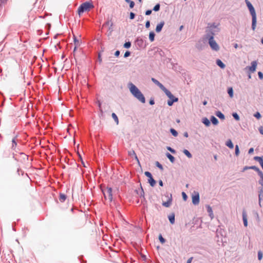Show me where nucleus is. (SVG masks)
<instances>
[{"mask_svg":"<svg viewBox=\"0 0 263 263\" xmlns=\"http://www.w3.org/2000/svg\"><path fill=\"white\" fill-rule=\"evenodd\" d=\"M128 88L132 95L142 103H145V98L141 91L133 83L130 82L128 84Z\"/></svg>","mask_w":263,"mask_h":263,"instance_id":"obj_1","label":"nucleus"},{"mask_svg":"<svg viewBox=\"0 0 263 263\" xmlns=\"http://www.w3.org/2000/svg\"><path fill=\"white\" fill-rule=\"evenodd\" d=\"M248 7V9L250 11V12L252 17V28L253 30H255L256 26V15L255 9L254 8L253 5L251 4V3L248 0L245 1Z\"/></svg>","mask_w":263,"mask_h":263,"instance_id":"obj_2","label":"nucleus"},{"mask_svg":"<svg viewBox=\"0 0 263 263\" xmlns=\"http://www.w3.org/2000/svg\"><path fill=\"white\" fill-rule=\"evenodd\" d=\"M94 7L91 1L86 2L82 4L78 9V13L81 15L84 12L89 11L91 9Z\"/></svg>","mask_w":263,"mask_h":263,"instance_id":"obj_3","label":"nucleus"},{"mask_svg":"<svg viewBox=\"0 0 263 263\" xmlns=\"http://www.w3.org/2000/svg\"><path fill=\"white\" fill-rule=\"evenodd\" d=\"M165 94L166 95V96L169 98V99L167 100V105L169 106H171L173 105V104L175 102H177L179 100L178 98L175 97L171 92L168 90L167 89H166L163 91Z\"/></svg>","mask_w":263,"mask_h":263,"instance_id":"obj_4","label":"nucleus"},{"mask_svg":"<svg viewBox=\"0 0 263 263\" xmlns=\"http://www.w3.org/2000/svg\"><path fill=\"white\" fill-rule=\"evenodd\" d=\"M213 33H212L211 35L207 34L206 38L209 40V44L211 47V48L215 51H218L219 49V47L216 42L214 40Z\"/></svg>","mask_w":263,"mask_h":263,"instance_id":"obj_5","label":"nucleus"},{"mask_svg":"<svg viewBox=\"0 0 263 263\" xmlns=\"http://www.w3.org/2000/svg\"><path fill=\"white\" fill-rule=\"evenodd\" d=\"M164 197L167 198V200L166 201H163L162 204L165 207L168 208L171 206L172 203V194L166 193L164 195Z\"/></svg>","mask_w":263,"mask_h":263,"instance_id":"obj_6","label":"nucleus"},{"mask_svg":"<svg viewBox=\"0 0 263 263\" xmlns=\"http://www.w3.org/2000/svg\"><path fill=\"white\" fill-rule=\"evenodd\" d=\"M135 192L138 195V196L141 198V202L142 203L144 201H146L145 198L144 197V192L142 187L141 184H140V188L138 190H136Z\"/></svg>","mask_w":263,"mask_h":263,"instance_id":"obj_7","label":"nucleus"},{"mask_svg":"<svg viewBox=\"0 0 263 263\" xmlns=\"http://www.w3.org/2000/svg\"><path fill=\"white\" fill-rule=\"evenodd\" d=\"M103 194L105 198H106L107 196L110 201H111L112 200V188L110 187H107L106 190L104 191H103Z\"/></svg>","mask_w":263,"mask_h":263,"instance_id":"obj_8","label":"nucleus"},{"mask_svg":"<svg viewBox=\"0 0 263 263\" xmlns=\"http://www.w3.org/2000/svg\"><path fill=\"white\" fill-rule=\"evenodd\" d=\"M200 201V197L198 193H195V194L192 196V203L194 205H197L199 204Z\"/></svg>","mask_w":263,"mask_h":263,"instance_id":"obj_9","label":"nucleus"},{"mask_svg":"<svg viewBox=\"0 0 263 263\" xmlns=\"http://www.w3.org/2000/svg\"><path fill=\"white\" fill-rule=\"evenodd\" d=\"M152 81L157 86H158L163 91H164L166 88L163 86L162 84L159 82L156 79L152 78Z\"/></svg>","mask_w":263,"mask_h":263,"instance_id":"obj_10","label":"nucleus"},{"mask_svg":"<svg viewBox=\"0 0 263 263\" xmlns=\"http://www.w3.org/2000/svg\"><path fill=\"white\" fill-rule=\"evenodd\" d=\"M258 193L259 205L261 207V201L263 198V187L258 188Z\"/></svg>","mask_w":263,"mask_h":263,"instance_id":"obj_11","label":"nucleus"},{"mask_svg":"<svg viewBox=\"0 0 263 263\" xmlns=\"http://www.w3.org/2000/svg\"><path fill=\"white\" fill-rule=\"evenodd\" d=\"M242 216L244 226L247 227L248 226L247 215L246 212L245 210H243L242 211Z\"/></svg>","mask_w":263,"mask_h":263,"instance_id":"obj_12","label":"nucleus"},{"mask_svg":"<svg viewBox=\"0 0 263 263\" xmlns=\"http://www.w3.org/2000/svg\"><path fill=\"white\" fill-rule=\"evenodd\" d=\"M206 208L209 216L210 217L211 219H212L214 218V214L212 208L209 205H206Z\"/></svg>","mask_w":263,"mask_h":263,"instance_id":"obj_13","label":"nucleus"},{"mask_svg":"<svg viewBox=\"0 0 263 263\" xmlns=\"http://www.w3.org/2000/svg\"><path fill=\"white\" fill-rule=\"evenodd\" d=\"M164 25V22H161L160 23L158 24L156 28V31L157 32H160L161 31L162 28L163 27Z\"/></svg>","mask_w":263,"mask_h":263,"instance_id":"obj_14","label":"nucleus"},{"mask_svg":"<svg viewBox=\"0 0 263 263\" xmlns=\"http://www.w3.org/2000/svg\"><path fill=\"white\" fill-rule=\"evenodd\" d=\"M17 143L15 141V138H13L12 140V146L11 148L15 151L16 152H18V148H16Z\"/></svg>","mask_w":263,"mask_h":263,"instance_id":"obj_15","label":"nucleus"},{"mask_svg":"<svg viewBox=\"0 0 263 263\" xmlns=\"http://www.w3.org/2000/svg\"><path fill=\"white\" fill-rule=\"evenodd\" d=\"M254 159L255 161H257L259 163L260 166H261V167L263 170V159H262V158L261 157H259V156H255L254 157Z\"/></svg>","mask_w":263,"mask_h":263,"instance_id":"obj_16","label":"nucleus"},{"mask_svg":"<svg viewBox=\"0 0 263 263\" xmlns=\"http://www.w3.org/2000/svg\"><path fill=\"white\" fill-rule=\"evenodd\" d=\"M169 221L171 224H174L175 221V216L174 213L170 215L168 217Z\"/></svg>","mask_w":263,"mask_h":263,"instance_id":"obj_17","label":"nucleus"},{"mask_svg":"<svg viewBox=\"0 0 263 263\" xmlns=\"http://www.w3.org/2000/svg\"><path fill=\"white\" fill-rule=\"evenodd\" d=\"M215 115L221 120H224L225 119L224 114H222L220 111H217L215 113Z\"/></svg>","mask_w":263,"mask_h":263,"instance_id":"obj_18","label":"nucleus"},{"mask_svg":"<svg viewBox=\"0 0 263 263\" xmlns=\"http://www.w3.org/2000/svg\"><path fill=\"white\" fill-rule=\"evenodd\" d=\"M210 121L212 124L214 125H216L218 124V119L214 116H212L210 118Z\"/></svg>","mask_w":263,"mask_h":263,"instance_id":"obj_19","label":"nucleus"},{"mask_svg":"<svg viewBox=\"0 0 263 263\" xmlns=\"http://www.w3.org/2000/svg\"><path fill=\"white\" fill-rule=\"evenodd\" d=\"M67 198V196L63 194L60 193L59 196V200L61 202H64Z\"/></svg>","mask_w":263,"mask_h":263,"instance_id":"obj_20","label":"nucleus"},{"mask_svg":"<svg viewBox=\"0 0 263 263\" xmlns=\"http://www.w3.org/2000/svg\"><path fill=\"white\" fill-rule=\"evenodd\" d=\"M74 48L73 50V52L74 53L76 51V49L77 47H79L80 45V43L78 40H77L76 37L74 39Z\"/></svg>","mask_w":263,"mask_h":263,"instance_id":"obj_21","label":"nucleus"},{"mask_svg":"<svg viewBox=\"0 0 263 263\" xmlns=\"http://www.w3.org/2000/svg\"><path fill=\"white\" fill-rule=\"evenodd\" d=\"M202 122L206 126H209L211 123L210 120H209L207 118H203L202 120Z\"/></svg>","mask_w":263,"mask_h":263,"instance_id":"obj_22","label":"nucleus"},{"mask_svg":"<svg viewBox=\"0 0 263 263\" xmlns=\"http://www.w3.org/2000/svg\"><path fill=\"white\" fill-rule=\"evenodd\" d=\"M166 156L167 157V158L170 160V161L172 163H174V161H175V158H174V157L173 155H172L169 153H167L166 154Z\"/></svg>","mask_w":263,"mask_h":263,"instance_id":"obj_23","label":"nucleus"},{"mask_svg":"<svg viewBox=\"0 0 263 263\" xmlns=\"http://www.w3.org/2000/svg\"><path fill=\"white\" fill-rule=\"evenodd\" d=\"M226 145L231 149L234 148L233 143H232V141L230 139H229L227 141Z\"/></svg>","mask_w":263,"mask_h":263,"instance_id":"obj_24","label":"nucleus"},{"mask_svg":"<svg viewBox=\"0 0 263 263\" xmlns=\"http://www.w3.org/2000/svg\"><path fill=\"white\" fill-rule=\"evenodd\" d=\"M128 155L132 157H134L137 161H139L136 154L134 150L128 152Z\"/></svg>","mask_w":263,"mask_h":263,"instance_id":"obj_25","label":"nucleus"},{"mask_svg":"<svg viewBox=\"0 0 263 263\" xmlns=\"http://www.w3.org/2000/svg\"><path fill=\"white\" fill-rule=\"evenodd\" d=\"M224 234V231L222 229H217L216 230V235L217 237H219V235H220L221 236H223Z\"/></svg>","mask_w":263,"mask_h":263,"instance_id":"obj_26","label":"nucleus"},{"mask_svg":"<svg viewBox=\"0 0 263 263\" xmlns=\"http://www.w3.org/2000/svg\"><path fill=\"white\" fill-rule=\"evenodd\" d=\"M148 182L152 186H154L156 184V181L153 177L148 179Z\"/></svg>","mask_w":263,"mask_h":263,"instance_id":"obj_27","label":"nucleus"},{"mask_svg":"<svg viewBox=\"0 0 263 263\" xmlns=\"http://www.w3.org/2000/svg\"><path fill=\"white\" fill-rule=\"evenodd\" d=\"M183 153L189 158H191L192 157V155L188 150L184 149L183 151Z\"/></svg>","mask_w":263,"mask_h":263,"instance_id":"obj_28","label":"nucleus"},{"mask_svg":"<svg viewBox=\"0 0 263 263\" xmlns=\"http://www.w3.org/2000/svg\"><path fill=\"white\" fill-rule=\"evenodd\" d=\"M228 93L230 98H233L234 96V91L232 87H229L228 89Z\"/></svg>","mask_w":263,"mask_h":263,"instance_id":"obj_29","label":"nucleus"},{"mask_svg":"<svg viewBox=\"0 0 263 263\" xmlns=\"http://www.w3.org/2000/svg\"><path fill=\"white\" fill-rule=\"evenodd\" d=\"M111 117L113 118V119L114 120L115 122L118 125L119 124V119H118V118L117 115L115 113L113 112L111 114Z\"/></svg>","mask_w":263,"mask_h":263,"instance_id":"obj_30","label":"nucleus"},{"mask_svg":"<svg viewBox=\"0 0 263 263\" xmlns=\"http://www.w3.org/2000/svg\"><path fill=\"white\" fill-rule=\"evenodd\" d=\"M19 156H20V158L24 160H25V159H28V156L25 153L22 152L19 153Z\"/></svg>","mask_w":263,"mask_h":263,"instance_id":"obj_31","label":"nucleus"},{"mask_svg":"<svg viewBox=\"0 0 263 263\" xmlns=\"http://www.w3.org/2000/svg\"><path fill=\"white\" fill-rule=\"evenodd\" d=\"M170 132L172 134V135L173 136H174V137H177L178 136V132H177L176 130H175V129L173 128H171L170 129Z\"/></svg>","mask_w":263,"mask_h":263,"instance_id":"obj_32","label":"nucleus"},{"mask_svg":"<svg viewBox=\"0 0 263 263\" xmlns=\"http://www.w3.org/2000/svg\"><path fill=\"white\" fill-rule=\"evenodd\" d=\"M155 35V34L154 32H149V39L151 42H153L154 41Z\"/></svg>","mask_w":263,"mask_h":263,"instance_id":"obj_33","label":"nucleus"},{"mask_svg":"<svg viewBox=\"0 0 263 263\" xmlns=\"http://www.w3.org/2000/svg\"><path fill=\"white\" fill-rule=\"evenodd\" d=\"M232 116L234 118V119L236 121H239L240 120V118L239 115L236 112H233Z\"/></svg>","mask_w":263,"mask_h":263,"instance_id":"obj_34","label":"nucleus"},{"mask_svg":"<svg viewBox=\"0 0 263 263\" xmlns=\"http://www.w3.org/2000/svg\"><path fill=\"white\" fill-rule=\"evenodd\" d=\"M240 153L239 146L238 145H236L235 147V154L236 156H238Z\"/></svg>","mask_w":263,"mask_h":263,"instance_id":"obj_35","label":"nucleus"},{"mask_svg":"<svg viewBox=\"0 0 263 263\" xmlns=\"http://www.w3.org/2000/svg\"><path fill=\"white\" fill-rule=\"evenodd\" d=\"M126 2L128 3L129 4V7L130 8H132L134 7L135 3L133 1L131 0H125Z\"/></svg>","mask_w":263,"mask_h":263,"instance_id":"obj_36","label":"nucleus"},{"mask_svg":"<svg viewBox=\"0 0 263 263\" xmlns=\"http://www.w3.org/2000/svg\"><path fill=\"white\" fill-rule=\"evenodd\" d=\"M159 240L161 243H164L165 242V239L162 237L161 234L159 236Z\"/></svg>","mask_w":263,"mask_h":263,"instance_id":"obj_37","label":"nucleus"},{"mask_svg":"<svg viewBox=\"0 0 263 263\" xmlns=\"http://www.w3.org/2000/svg\"><path fill=\"white\" fill-rule=\"evenodd\" d=\"M254 117L257 119H259L261 118V116L258 111H257L256 113L254 114Z\"/></svg>","mask_w":263,"mask_h":263,"instance_id":"obj_38","label":"nucleus"},{"mask_svg":"<svg viewBox=\"0 0 263 263\" xmlns=\"http://www.w3.org/2000/svg\"><path fill=\"white\" fill-rule=\"evenodd\" d=\"M167 149L172 154H175L176 151L170 146H167Z\"/></svg>","mask_w":263,"mask_h":263,"instance_id":"obj_39","label":"nucleus"},{"mask_svg":"<svg viewBox=\"0 0 263 263\" xmlns=\"http://www.w3.org/2000/svg\"><path fill=\"white\" fill-rule=\"evenodd\" d=\"M258 259L259 260H260L262 258V253L261 251H259L258 252Z\"/></svg>","mask_w":263,"mask_h":263,"instance_id":"obj_40","label":"nucleus"},{"mask_svg":"<svg viewBox=\"0 0 263 263\" xmlns=\"http://www.w3.org/2000/svg\"><path fill=\"white\" fill-rule=\"evenodd\" d=\"M249 67V72L253 73L255 71L257 67Z\"/></svg>","mask_w":263,"mask_h":263,"instance_id":"obj_41","label":"nucleus"},{"mask_svg":"<svg viewBox=\"0 0 263 263\" xmlns=\"http://www.w3.org/2000/svg\"><path fill=\"white\" fill-rule=\"evenodd\" d=\"M130 46H131V43L129 42H126L124 44V47L125 48H129L130 47Z\"/></svg>","mask_w":263,"mask_h":263,"instance_id":"obj_42","label":"nucleus"},{"mask_svg":"<svg viewBox=\"0 0 263 263\" xmlns=\"http://www.w3.org/2000/svg\"><path fill=\"white\" fill-rule=\"evenodd\" d=\"M160 9V5L159 4H157L153 8V10L155 11H158Z\"/></svg>","mask_w":263,"mask_h":263,"instance_id":"obj_43","label":"nucleus"},{"mask_svg":"<svg viewBox=\"0 0 263 263\" xmlns=\"http://www.w3.org/2000/svg\"><path fill=\"white\" fill-rule=\"evenodd\" d=\"M156 165L160 170H163V166L158 161L156 162Z\"/></svg>","mask_w":263,"mask_h":263,"instance_id":"obj_44","label":"nucleus"},{"mask_svg":"<svg viewBox=\"0 0 263 263\" xmlns=\"http://www.w3.org/2000/svg\"><path fill=\"white\" fill-rule=\"evenodd\" d=\"M144 174L148 178H150L151 177H153L152 174L149 172L146 171L144 173Z\"/></svg>","mask_w":263,"mask_h":263,"instance_id":"obj_45","label":"nucleus"},{"mask_svg":"<svg viewBox=\"0 0 263 263\" xmlns=\"http://www.w3.org/2000/svg\"><path fill=\"white\" fill-rule=\"evenodd\" d=\"M216 63L218 65V66H224L222 61L219 59L217 60Z\"/></svg>","mask_w":263,"mask_h":263,"instance_id":"obj_46","label":"nucleus"},{"mask_svg":"<svg viewBox=\"0 0 263 263\" xmlns=\"http://www.w3.org/2000/svg\"><path fill=\"white\" fill-rule=\"evenodd\" d=\"M250 168L251 170H254L256 172L259 170V168L256 166H251Z\"/></svg>","mask_w":263,"mask_h":263,"instance_id":"obj_47","label":"nucleus"},{"mask_svg":"<svg viewBox=\"0 0 263 263\" xmlns=\"http://www.w3.org/2000/svg\"><path fill=\"white\" fill-rule=\"evenodd\" d=\"M260 178H263V173L260 170V169L257 172Z\"/></svg>","mask_w":263,"mask_h":263,"instance_id":"obj_48","label":"nucleus"},{"mask_svg":"<svg viewBox=\"0 0 263 263\" xmlns=\"http://www.w3.org/2000/svg\"><path fill=\"white\" fill-rule=\"evenodd\" d=\"M258 75L259 79L262 80L263 79V73L261 71H259L258 72Z\"/></svg>","mask_w":263,"mask_h":263,"instance_id":"obj_49","label":"nucleus"},{"mask_svg":"<svg viewBox=\"0 0 263 263\" xmlns=\"http://www.w3.org/2000/svg\"><path fill=\"white\" fill-rule=\"evenodd\" d=\"M258 183L261 185L260 187H263V178H260L258 180Z\"/></svg>","mask_w":263,"mask_h":263,"instance_id":"obj_50","label":"nucleus"},{"mask_svg":"<svg viewBox=\"0 0 263 263\" xmlns=\"http://www.w3.org/2000/svg\"><path fill=\"white\" fill-rule=\"evenodd\" d=\"M97 103H98V106H99V109H100V111L102 112H103V111H102V108H101V101H99V100H98V101H97Z\"/></svg>","mask_w":263,"mask_h":263,"instance_id":"obj_51","label":"nucleus"},{"mask_svg":"<svg viewBox=\"0 0 263 263\" xmlns=\"http://www.w3.org/2000/svg\"><path fill=\"white\" fill-rule=\"evenodd\" d=\"M182 197L184 200H186L187 199V196L186 194L184 192L182 193Z\"/></svg>","mask_w":263,"mask_h":263,"instance_id":"obj_52","label":"nucleus"},{"mask_svg":"<svg viewBox=\"0 0 263 263\" xmlns=\"http://www.w3.org/2000/svg\"><path fill=\"white\" fill-rule=\"evenodd\" d=\"M20 173H21V175H23L24 174V172L21 170L20 168H17V173L18 174V175H20Z\"/></svg>","mask_w":263,"mask_h":263,"instance_id":"obj_53","label":"nucleus"},{"mask_svg":"<svg viewBox=\"0 0 263 263\" xmlns=\"http://www.w3.org/2000/svg\"><path fill=\"white\" fill-rule=\"evenodd\" d=\"M13 158L16 161H19V158L17 157L16 155H15L14 153H13Z\"/></svg>","mask_w":263,"mask_h":263,"instance_id":"obj_54","label":"nucleus"},{"mask_svg":"<svg viewBox=\"0 0 263 263\" xmlns=\"http://www.w3.org/2000/svg\"><path fill=\"white\" fill-rule=\"evenodd\" d=\"M149 103L150 105H153L154 104H155V101H154V99L153 98H151L150 100H149Z\"/></svg>","mask_w":263,"mask_h":263,"instance_id":"obj_55","label":"nucleus"},{"mask_svg":"<svg viewBox=\"0 0 263 263\" xmlns=\"http://www.w3.org/2000/svg\"><path fill=\"white\" fill-rule=\"evenodd\" d=\"M258 130L260 134L263 135V126H260L258 128Z\"/></svg>","mask_w":263,"mask_h":263,"instance_id":"obj_56","label":"nucleus"},{"mask_svg":"<svg viewBox=\"0 0 263 263\" xmlns=\"http://www.w3.org/2000/svg\"><path fill=\"white\" fill-rule=\"evenodd\" d=\"M135 14L133 12H130V18L131 20L134 19L135 18Z\"/></svg>","mask_w":263,"mask_h":263,"instance_id":"obj_57","label":"nucleus"},{"mask_svg":"<svg viewBox=\"0 0 263 263\" xmlns=\"http://www.w3.org/2000/svg\"><path fill=\"white\" fill-rule=\"evenodd\" d=\"M8 0H0V5L6 4Z\"/></svg>","mask_w":263,"mask_h":263,"instance_id":"obj_58","label":"nucleus"},{"mask_svg":"<svg viewBox=\"0 0 263 263\" xmlns=\"http://www.w3.org/2000/svg\"><path fill=\"white\" fill-rule=\"evenodd\" d=\"M150 26V22L149 21H147L145 23V27L146 28H148Z\"/></svg>","mask_w":263,"mask_h":263,"instance_id":"obj_59","label":"nucleus"},{"mask_svg":"<svg viewBox=\"0 0 263 263\" xmlns=\"http://www.w3.org/2000/svg\"><path fill=\"white\" fill-rule=\"evenodd\" d=\"M152 10H148L147 11H146L145 12V14L146 15H150L151 13H152Z\"/></svg>","mask_w":263,"mask_h":263,"instance_id":"obj_60","label":"nucleus"},{"mask_svg":"<svg viewBox=\"0 0 263 263\" xmlns=\"http://www.w3.org/2000/svg\"><path fill=\"white\" fill-rule=\"evenodd\" d=\"M130 53L129 51H126L125 53H124V57H128L129 55H130Z\"/></svg>","mask_w":263,"mask_h":263,"instance_id":"obj_61","label":"nucleus"},{"mask_svg":"<svg viewBox=\"0 0 263 263\" xmlns=\"http://www.w3.org/2000/svg\"><path fill=\"white\" fill-rule=\"evenodd\" d=\"M253 152H254V148H252V147H251V148H250L249 149L248 153H249V154H252V153H253Z\"/></svg>","mask_w":263,"mask_h":263,"instance_id":"obj_62","label":"nucleus"},{"mask_svg":"<svg viewBox=\"0 0 263 263\" xmlns=\"http://www.w3.org/2000/svg\"><path fill=\"white\" fill-rule=\"evenodd\" d=\"M250 166H245L243 168V170H242V172H244L246 170H249L250 169Z\"/></svg>","mask_w":263,"mask_h":263,"instance_id":"obj_63","label":"nucleus"},{"mask_svg":"<svg viewBox=\"0 0 263 263\" xmlns=\"http://www.w3.org/2000/svg\"><path fill=\"white\" fill-rule=\"evenodd\" d=\"M192 259H193V257H190V258L188 259V260H187L186 261V263H191L192 261Z\"/></svg>","mask_w":263,"mask_h":263,"instance_id":"obj_64","label":"nucleus"}]
</instances>
